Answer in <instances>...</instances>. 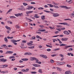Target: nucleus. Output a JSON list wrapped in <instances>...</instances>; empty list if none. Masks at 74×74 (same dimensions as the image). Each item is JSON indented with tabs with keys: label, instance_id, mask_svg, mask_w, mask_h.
Here are the masks:
<instances>
[{
	"label": "nucleus",
	"instance_id": "nucleus-1",
	"mask_svg": "<svg viewBox=\"0 0 74 74\" xmlns=\"http://www.w3.org/2000/svg\"><path fill=\"white\" fill-rule=\"evenodd\" d=\"M20 41V40H12L11 41H12V42L14 44V45H17V43L15 42H17V41Z\"/></svg>",
	"mask_w": 74,
	"mask_h": 74
},
{
	"label": "nucleus",
	"instance_id": "nucleus-2",
	"mask_svg": "<svg viewBox=\"0 0 74 74\" xmlns=\"http://www.w3.org/2000/svg\"><path fill=\"white\" fill-rule=\"evenodd\" d=\"M7 60L6 59H4V58H1L0 59V62H3V63H5Z\"/></svg>",
	"mask_w": 74,
	"mask_h": 74
},
{
	"label": "nucleus",
	"instance_id": "nucleus-3",
	"mask_svg": "<svg viewBox=\"0 0 74 74\" xmlns=\"http://www.w3.org/2000/svg\"><path fill=\"white\" fill-rule=\"evenodd\" d=\"M34 7L33 6H29L28 8H26V10H31V9H32V8H34Z\"/></svg>",
	"mask_w": 74,
	"mask_h": 74
},
{
	"label": "nucleus",
	"instance_id": "nucleus-4",
	"mask_svg": "<svg viewBox=\"0 0 74 74\" xmlns=\"http://www.w3.org/2000/svg\"><path fill=\"white\" fill-rule=\"evenodd\" d=\"M61 8H64L66 9L67 10H68V9H70V8H71V7H67L66 6H61Z\"/></svg>",
	"mask_w": 74,
	"mask_h": 74
},
{
	"label": "nucleus",
	"instance_id": "nucleus-5",
	"mask_svg": "<svg viewBox=\"0 0 74 74\" xmlns=\"http://www.w3.org/2000/svg\"><path fill=\"white\" fill-rule=\"evenodd\" d=\"M54 17H56V16H59V14L58 13H54V14L53 15Z\"/></svg>",
	"mask_w": 74,
	"mask_h": 74
},
{
	"label": "nucleus",
	"instance_id": "nucleus-6",
	"mask_svg": "<svg viewBox=\"0 0 74 74\" xmlns=\"http://www.w3.org/2000/svg\"><path fill=\"white\" fill-rule=\"evenodd\" d=\"M40 56H41V57H42V58H44L45 59H47V57L45 55H40Z\"/></svg>",
	"mask_w": 74,
	"mask_h": 74
},
{
	"label": "nucleus",
	"instance_id": "nucleus-7",
	"mask_svg": "<svg viewBox=\"0 0 74 74\" xmlns=\"http://www.w3.org/2000/svg\"><path fill=\"white\" fill-rule=\"evenodd\" d=\"M63 37V35H56V36H52V37H56L58 36V37Z\"/></svg>",
	"mask_w": 74,
	"mask_h": 74
},
{
	"label": "nucleus",
	"instance_id": "nucleus-8",
	"mask_svg": "<svg viewBox=\"0 0 74 74\" xmlns=\"http://www.w3.org/2000/svg\"><path fill=\"white\" fill-rule=\"evenodd\" d=\"M66 2L67 3H69V4H71L72 3L73 1H72V0H66Z\"/></svg>",
	"mask_w": 74,
	"mask_h": 74
},
{
	"label": "nucleus",
	"instance_id": "nucleus-9",
	"mask_svg": "<svg viewBox=\"0 0 74 74\" xmlns=\"http://www.w3.org/2000/svg\"><path fill=\"white\" fill-rule=\"evenodd\" d=\"M63 33L64 34H67V35L70 34L69 33V32H68V31H64Z\"/></svg>",
	"mask_w": 74,
	"mask_h": 74
},
{
	"label": "nucleus",
	"instance_id": "nucleus-10",
	"mask_svg": "<svg viewBox=\"0 0 74 74\" xmlns=\"http://www.w3.org/2000/svg\"><path fill=\"white\" fill-rule=\"evenodd\" d=\"M67 40H68V38H62V41H67Z\"/></svg>",
	"mask_w": 74,
	"mask_h": 74
},
{
	"label": "nucleus",
	"instance_id": "nucleus-11",
	"mask_svg": "<svg viewBox=\"0 0 74 74\" xmlns=\"http://www.w3.org/2000/svg\"><path fill=\"white\" fill-rule=\"evenodd\" d=\"M13 53V51H7L6 53V54H7L8 53Z\"/></svg>",
	"mask_w": 74,
	"mask_h": 74
},
{
	"label": "nucleus",
	"instance_id": "nucleus-12",
	"mask_svg": "<svg viewBox=\"0 0 74 74\" xmlns=\"http://www.w3.org/2000/svg\"><path fill=\"white\" fill-rule=\"evenodd\" d=\"M35 59H36V58L35 57H30V60H32V61L34 60H35Z\"/></svg>",
	"mask_w": 74,
	"mask_h": 74
},
{
	"label": "nucleus",
	"instance_id": "nucleus-13",
	"mask_svg": "<svg viewBox=\"0 0 74 74\" xmlns=\"http://www.w3.org/2000/svg\"><path fill=\"white\" fill-rule=\"evenodd\" d=\"M5 27L6 28V29H9V30H11V28L10 27H8V26H5Z\"/></svg>",
	"mask_w": 74,
	"mask_h": 74
},
{
	"label": "nucleus",
	"instance_id": "nucleus-14",
	"mask_svg": "<svg viewBox=\"0 0 74 74\" xmlns=\"http://www.w3.org/2000/svg\"><path fill=\"white\" fill-rule=\"evenodd\" d=\"M38 16V14H35V16H34V17H35L36 18H39L40 17H39V16Z\"/></svg>",
	"mask_w": 74,
	"mask_h": 74
},
{
	"label": "nucleus",
	"instance_id": "nucleus-15",
	"mask_svg": "<svg viewBox=\"0 0 74 74\" xmlns=\"http://www.w3.org/2000/svg\"><path fill=\"white\" fill-rule=\"evenodd\" d=\"M12 9H10L8 11V12H7L6 13V14H8V13H9V12H11V11H12Z\"/></svg>",
	"mask_w": 74,
	"mask_h": 74
},
{
	"label": "nucleus",
	"instance_id": "nucleus-16",
	"mask_svg": "<svg viewBox=\"0 0 74 74\" xmlns=\"http://www.w3.org/2000/svg\"><path fill=\"white\" fill-rule=\"evenodd\" d=\"M71 73L70 72V71H66L65 72V74H69Z\"/></svg>",
	"mask_w": 74,
	"mask_h": 74
},
{
	"label": "nucleus",
	"instance_id": "nucleus-17",
	"mask_svg": "<svg viewBox=\"0 0 74 74\" xmlns=\"http://www.w3.org/2000/svg\"><path fill=\"white\" fill-rule=\"evenodd\" d=\"M38 71L39 73H40V74L42 73V70L41 69H39Z\"/></svg>",
	"mask_w": 74,
	"mask_h": 74
},
{
	"label": "nucleus",
	"instance_id": "nucleus-18",
	"mask_svg": "<svg viewBox=\"0 0 74 74\" xmlns=\"http://www.w3.org/2000/svg\"><path fill=\"white\" fill-rule=\"evenodd\" d=\"M4 40L5 42H7L8 41V39H7V37H5V38Z\"/></svg>",
	"mask_w": 74,
	"mask_h": 74
},
{
	"label": "nucleus",
	"instance_id": "nucleus-19",
	"mask_svg": "<svg viewBox=\"0 0 74 74\" xmlns=\"http://www.w3.org/2000/svg\"><path fill=\"white\" fill-rule=\"evenodd\" d=\"M33 43V41H30L29 43H27L28 45H30V44H32Z\"/></svg>",
	"mask_w": 74,
	"mask_h": 74
},
{
	"label": "nucleus",
	"instance_id": "nucleus-20",
	"mask_svg": "<svg viewBox=\"0 0 74 74\" xmlns=\"http://www.w3.org/2000/svg\"><path fill=\"white\" fill-rule=\"evenodd\" d=\"M41 19L42 20L45 19V16H41Z\"/></svg>",
	"mask_w": 74,
	"mask_h": 74
},
{
	"label": "nucleus",
	"instance_id": "nucleus-21",
	"mask_svg": "<svg viewBox=\"0 0 74 74\" xmlns=\"http://www.w3.org/2000/svg\"><path fill=\"white\" fill-rule=\"evenodd\" d=\"M58 50H60V48H58L57 49H54L53 51H58Z\"/></svg>",
	"mask_w": 74,
	"mask_h": 74
},
{
	"label": "nucleus",
	"instance_id": "nucleus-22",
	"mask_svg": "<svg viewBox=\"0 0 74 74\" xmlns=\"http://www.w3.org/2000/svg\"><path fill=\"white\" fill-rule=\"evenodd\" d=\"M60 63H61V65H62L63 64H65L66 63V62H60Z\"/></svg>",
	"mask_w": 74,
	"mask_h": 74
},
{
	"label": "nucleus",
	"instance_id": "nucleus-23",
	"mask_svg": "<svg viewBox=\"0 0 74 74\" xmlns=\"http://www.w3.org/2000/svg\"><path fill=\"white\" fill-rule=\"evenodd\" d=\"M63 25H68V23L66 22H64L63 23Z\"/></svg>",
	"mask_w": 74,
	"mask_h": 74
},
{
	"label": "nucleus",
	"instance_id": "nucleus-24",
	"mask_svg": "<svg viewBox=\"0 0 74 74\" xmlns=\"http://www.w3.org/2000/svg\"><path fill=\"white\" fill-rule=\"evenodd\" d=\"M3 68H5V67H8V65L7 64H5L3 65Z\"/></svg>",
	"mask_w": 74,
	"mask_h": 74
},
{
	"label": "nucleus",
	"instance_id": "nucleus-25",
	"mask_svg": "<svg viewBox=\"0 0 74 74\" xmlns=\"http://www.w3.org/2000/svg\"><path fill=\"white\" fill-rule=\"evenodd\" d=\"M66 45H65L63 44H62L60 45V46H66Z\"/></svg>",
	"mask_w": 74,
	"mask_h": 74
},
{
	"label": "nucleus",
	"instance_id": "nucleus-26",
	"mask_svg": "<svg viewBox=\"0 0 74 74\" xmlns=\"http://www.w3.org/2000/svg\"><path fill=\"white\" fill-rule=\"evenodd\" d=\"M28 48H30V49H33L34 48V46H32L30 47H29Z\"/></svg>",
	"mask_w": 74,
	"mask_h": 74
},
{
	"label": "nucleus",
	"instance_id": "nucleus-27",
	"mask_svg": "<svg viewBox=\"0 0 74 74\" xmlns=\"http://www.w3.org/2000/svg\"><path fill=\"white\" fill-rule=\"evenodd\" d=\"M35 60L36 62V63H38V62H39V61L38 60V59L36 58H35Z\"/></svg>",
	"mask_w": 74,
	"mask_h": 74
},
{
	"label": "nucleus",
	"instance_id": "nucleus-28",
	"mask_svg": "<svg viewBox=\"0 0 74 74\" xmlns=\"http://www.w3.org/2000/svg\"><path fill=\"white\" fill-rule=\"evenodd\" d=\"M21 71L23 72H27V71L25 69H22L21 70Z\"/></svg>",
	"mask_w": 74,
	"mask_h": 74
},
{
	"label": "nucleus",
	"instance_id": "nucleus-29",
	"mask_svg": "<svg viewBox=\"0 0 74 74\" xmlns=\"http://www.w3.org/2000/svg\"><path fill=\"white\" fill-rule=\"evenodd\" d=\"M30 73H31L32 74H36V73H37V72L36 71L30 72Z\"/></svg>",
	"mask_w": 74,
	"mask_h": 74
},
{
	"label": "nucleus",
	"instance_id": "nucleus-30",
	"mask_svg": "<svg viewBox=\"0 0 74 74\" xmlns=\"http://www.w3.org/2000/svg\"><path fill=\"white\" fill-rule=\"evenodd\" d=\"M57 70H58L60 71H61V70L60 69H61L59 68L58 67H57Z\"/></svg>",
	"mask_w": 74,
	"mask_h": 74
},
{
	"label": "nucleus",
	"instance_id": "nucleus-31",
	"mask_svg": "<svg viewBox=\"0 0 74 74\" xmlns=\"http://www.w3.org/2000/svg\"><path fill=\"white\" fill-rule=\"evenodd\" d=\"M57 64L58 65H61L60 62H57Z\"/></svg>",
	"mask_w": 74,
	"mask_h": 74
},
{
	"label": "nucleus",
	"instance_id": "nucleus-32",
	"mask_svg": "<svg viewBox=\"0 0 74 74\" xmlns=\"http://www.w3.org/2000/svg\"><path fill=\"white\" fill-rule=\"evenodd\" d=\"M10 18H11V19H12V18H16V17L14 16H10Z\"/></svg>",
	"mask_w": 74,
	"mask_h": 74
},
{
	"label": "nucleus",
	"instance_id": "nucleus-33",
	"mask_svg": "<svg viewBox=\"0 0 74 74\" xmlns=\"http://www.w3.org/2000/svg\"><path fill=\"white\" fill-rule=\"evenodd\" d=\"M56 27H62V25H57Z\"/></svg>",
	"mask_w": 74,
	"mask_h": 74
},
{
	"label": "nucleus",
	"instance_id": "nucleus-34",
	"mask_svg": "<svg viewBox=\"0 0 74 74\" xmlns=\"http://www.w3.org/2000/svg\"><path fill=\"white\" fill-rule=\"evenodd\" d=\"M45 29H42L39 30V32H45Z\"/></svg>",
	"mask_w": 74,
	"mask_h": 74
},
{
	"label": "nucleus",
	"instance_id": "nucleus-35",
	"mask_svg": "<svg viewBox=\"0 0 74 74\" xmlns=\"http://www.w3.org/2000/svg\"><path fill=\"white\" fill-rule=\"evenodd\" d=\"M69 48V46H65L64 47V49H66L67 48Z\"/></svg>",
	"mask_w": 74,
	"mask_h": 74
},
{
	"label": "nucleus",
	"instance_id": "nucleus-36",
	"mask_svg": "<svg viewBox=\"0 0 74 74\" xmlns=\"http://www.w3.org/2000/svg\"><path fill=\"white\" fill-rule=\"evenodd\" d=\"M23 15V14L22 13H18V16H22Z\"/></svg>",
	"mask_w": 74,
	"mask_h": 74
},
{
	"label": "nucleus",
	"instance_id": "nucleus-37",
	"mask_svg": "<svg viewBox=\"0 0 74 74\" xmlns=\"http://www.w3.org/2000/svg\"><path fill=\"white\" fill-rule=\"evenodd\" d=\"M73 49L72 48H70L69 49V51H73Z\"/></svg>",
	"mask_w": 74,
	"mask_h": 74
},
{
	"label": "nucleus",
	"instance_id": "nucleus-38",
	"mask_svg": "<svg viewBox=\"0 0 74 74\" xmlns=\"http://www.w3.org/2000/svg\"><path fill=\"white\" fill-rule=\"evenodd\" d=\"M38 10H44V8H38Z\"/></svg>",
	"mask_w": 74,
	"mask_h": 74
},
{
	"label": "nucleus",
	"instance_id": "nucleus-39",
	"mask_svg": "<svg viewBox=\"0 0 74 74\" xmlns=\"http://www.w3.org/2000/svg\"><path fill=\"white\" fill-rule=\"evenodd\" d=\"M66 66L68 67H71V66L69 64H67Z\"/></svg>",
	"mask_w": 74,
	"mask_h": 74
},
{
	"label": "nucleus",
	"instance_id": "nucleus-40",
	"mask_svg": "<svg viewBox=\"0 0 74 74\" xmlns=\"http://www.w3.org/2000/svg\"><path fill=\"white\" fill-rule=\"evenodd\" d=\"M23 4L24 5H25V6H26V5H27V3H23Z\"/></svg>",
	"mask_w": 74,
	"mask_h": 74
},
{
	"label": "nucleus",
	"instance_id": "nucleus-41",
	"mask_svg": "<svg viewBox=\"0 0 74 74\" xmlns=\"http://www.w3.org/2000/svg\"><path fill=\"white\" fill-rule=\"evenodd\" d=\"M22 42L23 43H26V41L25 40H23L22 41Z\"/></svg>",
	"mask_w": 74,
	"mask_h": 74
},
{
	"label": "nucleus",
	"instance_id": "nucleus-42",
	"mask_svg": "<svg viewBox=\"0 0 74 74\" xmlns=\"http://www.w3.org/2000/svg\"><path fill=\"white\" fill-rule=\"evenodd\" d=\"M56 54H53L52 55H51V56H52V57H54V56H56Z\"/></svg>",
	"mask_w": 74,
	"mask_h": 74
},
{
	"label": "nucleus",
	"instance_id": "nucleus-43",
	"mask_svg": "<svg viewBox=\"0 0 74 74\" xmlns=\"http://www.w3.org/2000/svg\"><path fill=\"white\" fill-rule=\"evenodd\" d=\"M17 67H20V68H22L23 67H25V66H20V67L19 66H17Z\"/></svg>",
	"mask_w": 74,
	"mask_h": 74
},
{
	"label": "nucleus",
	"instance_id": "nucleus-44",
	"mask_svg": "<svg viewBox=\"0 0 74 74\" xmlns=\"http://www.w3.org/2000/svg\"><path fill=\"white\" fill-rule=\"evenodd\" d=\"M50 62L51 63H54V61H53V60H50Z\"/></svg>",
	"mask_w": 74,
	"mask_h": 74
},
{
	"label": "nucleus",
	"instance_id": "nucleus-45",
	"mask_svg": "<svg viewBox=\"0 0 74 74\" xmlns=\"http://www.w3.org/2000/svg\"><path fill=\"white\" fill-rule=\"evenodd\" d=\"M43 11H44V12H47V13L50 12H49V11H48L47 10H44Z\"/></svg>",
	"mask_w": 74,
	"mask_h": 74
},
{
	"label": "nucleus",
	"instance_id": "nucleus-46",
	"mask_svg": "<svg viewBox=\"0 0 74 74\" xmlns=\"http://www.w3.org/2000/svg\"><path fill=\"white\" fill-rule=\"evenodd\" d=\"M12 58H15V57L14 56H12L9 57V59H12Z\"/></svg>",
	"mask_w": 74,
	"mask_h": 74
},
{
	"label": "nucleus",
	"instance_id": "nucleus-47",
	"mask_svg": "<svg viewBox=\"0 0 74 74\" xmlns=\"http://www.w3.org/2000/svg\"><path fill=\"white\" fill-rule=\"evenodd\" d=\"M54 7H55V8H59V7L57 6H55V5H54Z\"/></svg>",
	"mask_w": 74,
	"mask_h": 74
},
{
	"label": "nucleus",
	"instance_id": "nucleus-48",
	"mask_svg": "<svg viewBox=\"0 0 74 74\" xmlns=\"http://www.w3.org/2000/svg\"><path fill=\"white\" fill-rule=\"evenodd\" d=\"M33 66L34 67H36L37 64H33Z\"/></svg>",
	"mask_w": 74,
	"mask_h": 74
},
{
	"label": "nucleus",
	"instance_id": "nucleus-49",
	"mask_svg": "<svg viewBox=\"0 0 74 74\" xmlns=\"http://www.w3.org/2000/svg\"><path fill=\"white\" fill-rule=\"evenodd\" d=\"M28 60V59L27 58H25L24 60V61H27Z\"/></svg>",
	"mask_w": 74,
	"mask_h": 74
},
{
	"label": "nucleus",
	"instance_id": "nucleus-50",
	"mask_svg": "<svg viewBox=\"0 0 74 74\" xmlns=\"http://www.w3.org/2000/svg\"><path fill=\"white\" fill-rule=\"evenodd\" d=\"M25 55H28V52L25 53L24 54Z\"/></svg>",
	"mask_w": 74,
	"mask_h": 74
},
{
	"label": "nucleus",
	"instance_id": "nucleus-51",
	"mask_svg": "<svg viewBox=\"0 0 74 74\" xmlns=\"http://www.w3.org/2000/svg\"><path fill=\"white\" fill-rule=\"evenodd\" d=\"M49 6L50 7H53V5L51 4H50Z\"/></svg>",
	"mask_w": 74,
	"mask_h": 74
},
{
	"label": "nucleus",
	"instance_id": "nucleus-52",
	"mask_svg": "<svg viewBox=\"0 0 74 74\" xmlns=\"http://www.w3.org/2000/svg\"><path fill=\"white\" fill-rule=\"evenodd\" d=\"M59 56H61V57H62V58H63V57H64V56H63V55L62 54H60Z\"/></svg>",
	"mask_w": 74,
	"mask_h": 74
},
{
	"label": "nucleus",
	"instance_id": "nucleus-53",
	"mask_svg": "<svg viewBox=\"0 0 74 74\" xmlns=\"http://www.w3.org/2000/svg\"><path fill=\"white\" fill-rule=\"evenodd\" d=\"M31 4H36V3L34 2H31Z\"/></svg>",
	"mask_w": 74,
	"mask_h": 74
},
{
	"label": "nucleus",
	"instance_id": "nucleus-54",
	"mask_svg": "<svg viewBox=\"0 0 74 74\" xmlns=\"http://www.w3.org/2000/svg\"><path fill=\"white\" fill-rule=\"evenodd\" d=\"M0 68H4L3 65H0Z\"/></svg>",
	"mask_w": 74,
	"mask_h": 74
},
{
	"label": "nucleus",
	"instance_id": "nucleus-55",
	"mask_svg": "<svg viewBox=\"0 0 74 74\" xmlns=\"http://www.w3.org/2000/svg\"><path fill=\"white\" fill-rule=\"evenodd\" d=\"M28 55H32V53H29V52H28Z\"/></svg>",
	"mask_w": 74,
	"mask_h": 74
},
{
	"label": "nucleus",
	"instance_id": "nucleus-56",
	"mask_svg": "<svg viewBox=\"0 0 74 74\" xmlns=\"http://www.w3.org/2000/svg\"><path fill=\"white\" fill-rule=\"evenodd\" d=\"M41 66L39 64H36V67H40Z\"/></svg>",
	"mask_w": 74,
	"mask_h": 74
},
{
	"label": "nucleus",
	"instance_id": "nucleus-57",
	"mask_svg": "<svg viewBox=\"0 0 74 74\" xmlns=\"http://www.w3.org/2000/svg\"><path fill=\"white\" fill-rule=\"evenodd\" d=\"M24 25H25V26H27V23H25L24 24Z\"/></svg>",
	"mask_w": 74,
	"mask_h": 74
},
{
	"label": "nucleus",
	"instance_id": "nucleus-58",
	"mask_svg": "<svg viewBox=\"0 0 74 74\" xmlns=\"http://www.w3.org/2000/svg\"><path fill=\"white\" fill-rule=\"evenodd\" d=\"M15 16H17V17L19 16V14H15Z\"/></svg>",
	"mask_w": 74,
	"mask_h": 74
},
{
	"label": "nucleus",
	"instance_id": "nucleus-59",
	"mask_svg": "<svg viewBox=\"0 0 74 74\" xmlns=\"http://www.w3.org/2000/svg\"><path fill=\"white\" fill-rule=\"evenodd\" d=\"M47 51H51V49H47Z\"/></svg>",
	"mask_w": 74,
	"mask_h": 74
},
{
	"label": "nucleus",
	"instance_id": "nucleus-60",
	"mask_svg": "<svg viewBox=\"0 0 74 74\" xmlns=\"http://www.w3.org/2000/svg\"><path fill=\"white\" fill-rule=\"evenodd\" d=\"M57 30H58V31H59V32H60L61 31V30L60 28L57 29Z\"/></svg>",
	"mask_w": 74,
	"mask_h": 74
},
{
	"label": "nucleus",
	"instance_id": "nucleus-61",
	"mask_svg": "<svg viewBox=\"0 0 74 74\" xmlns=\"http://www.w3.org/2000/svg\"><path fill=\"white\" fill-rule=\"evenodd\" d=\"M25 10H26L25 8H22L21 11H25Z\"/></svg>",
	"mask_w": 74,
	"mask_h": 74
},
{
	"label": "nucleus",
	"instance_id": "nucleus-62",
	"mask_svg": "<svg viewBox=\"0 0 74 74\" xmlns=\"http://www.w3.org/2000/svg\"><path fill=\"white\" fill-rule=\"evenodd\" d=\"M29 14L32 13V12H33V11H29Z\"/></svg>",
	"mask_w": 74,
	"mask_h": 74
},
{
	"label": "nucleus",
	"instance_id": "nucleus-63",
	"mask_svg": "<svg viewBox=\"0 0 74 74\" xmlns=\"http://www.w3.org/2000/svg\"><path fill=\"white\" fill-rule=\"evenodd\" d=\"M26 14H27V15H29V12H26Z\"/></svg>",
	"mask_w": 74,
	"mask_h": 74
},
{
	"label": "nucleus",
	"instance_id": "nucleus-64",
	"mask_svg": "<svg viewBox=\"0 0 74 74\" xmlns=\"http://www.w3.org/2000/svg\"><path fill=\"white\" fill-rule=\"evenodd\" d=\"M32 69L33 70H36V68L34 67H33L32 68Z\"/></svg>",
	"mask_w": 74,
	"mask_h": 74
}]
</instances>
